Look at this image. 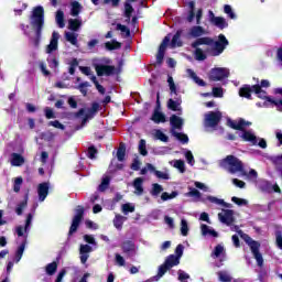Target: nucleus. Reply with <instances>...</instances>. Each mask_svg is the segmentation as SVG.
<instances>
[{
    "label": "nucleus",
    "instance_id": "obj_36",
    "mask_svg": "<svg viewBox=\"0 0 282 282\" xmlns=\"http://www.w3.org/2000/svg\"><path fill=\"white\" fill-rule=\"evenodd\" d=\"M82 24H83V22H80L79 19H70V20H68V28L73 32H78V28H80Z\"/></svg>",
    "mask_w": 282,
    "mask_h": 282
},
{
    "label": "nucleus",
    "instance_id": "obj_15",
    "mask_svg": "<svg viewBox=\"0 0 282 282\" xmlns=\"http://www.w3.org/2000/svg\"><path fill=\"white\" fill-rule=\"evenodd\" d=\"M218 219L221 224H226V226H230L232 221H235V212L230 209H223L221 213L218 214Z\"/></svg>",
    "mask_w": 282,
    "mask_h": 282
},
{
    "label": "nucleus",
    "instance_id": "obj_45",
    "mask_svg": "<svg viewBox=\"0 0 282 282\" xmlns=\"http://www.w3.org/2000/svg\"><path fill=\"white\" fill-rule=\"evenodd\" d=\"M56 270H58V264L56 262L46 265V274H48V276H53V274L56 273Z\"/></svg>",
    "mask_w": 282,
    "mask_h": 282
},
{
    "label": "nucleus",
    "instance_id": "obj_60",
    "mask_svg": "<svg viewBox=\"0 0 282 282\" xmlns=\"http://www.w3.org/2000/svg\"><path fill=\"white\" fill-rule=\"evenodd\" d=\"M139 151L141 153V155H147V141L141 140L139 143Z\"/></svg>",
    "mask_w": 282,
    "mask_h": 282
},
{
    "label": "nucleus",
    "instance_id": "obj_16",
    "mask_svg": "<svg viewBox=\"0 0 282 282\" xmlns=\"http://www.w3.org/2000/svg\"><path fill=\"white\" fill-rule=\"evenodd\" d=\"M99 107L100 106L97 102H95L93 104L91 109H82L79 110L77 116L78 118H80V116H85L83 119V123L85 124V122H87L93 116H96V111H98Z\"/></svg>",
    "mask_w": 282,
    "mask_h": 282
},
{
    "label": "nucleus",
    "instance_id": "obj_6",
    "mask_svg": "<svg viewBox=\"0 0 282 282\" xmlns=\"http://www.w3.org/2000/svg\"><path fill=\"white\" fill-rule=\"evenodd\" d=\"M93 65L98 76H111L116 72V67L111 66V59L107 57L94 59Z\"/></svg>",
    "mask_w": 282,
    "mask_h": 282
},
{
    "label": "nucleus",
    "instance_id": "obj_21",
    "mask_svg": "<svg viewBox=\"0 0 282 282\" xmlns=\"http://www.w3.org/2000/svg\"><path fill=\"white\" fill-rule=\"evenodd\" d=\"M187 76H189V78H192V80H194V83H196V85H198L199 87H205L206 86V82H204V79L199 78L197 76V74H195V72L191 68H187L186 70Z\"/></svg>",
    "mask_w": 282,
    "mask_h": 282
},
{
    "label": "nucleus",
    "instance_id": "obj_53",
    "mask_svg": "<svg viewBox=\"0 0 282 282\" xmlns=\"http://www.w3.org/2000/svg\"><path fill=\"white\" fill-rule=\"evenodd\" d=\"M28 206V197L19 204V206L15 209L17 215H23V209H25Z\"/></svg>",
    "mask_w": 282,
    "mask_h": 282
},
{
    "label": "nucleus",
    "instance_id": "obj_3",
    "mask_svg": "<svg viewBox=\"0 0 282 282\" xmlns=\"http://www.w3.org/2000/svg\"><path fill=\"white\" fill-rule=\"evenodd\" d=\"M220 166L232 175H235V173H239L238 177H246V175H248L246 171H243V163L232 155H228L226 159L221 160Z\"/></svg>",
    "mask_w": 282,
    "mask_h": 282
},
{
    "label": "nucleus",
    "instance_id": "obj_57",
    "mask_svg": "<svg viewBox=\"0 0 282 282\" xmlns=\"http://www.w3.org/2000/svg\"><path fill=\"white\" fill-rule=\"evenodd\" d=\"M167 83H169V87H170V90H171V94L175 95L177 94V88L175 87V82L173 80V78L171 76H169L167 78Z\"/></svg>",
    "mask_w": 282,
    "mask_h": 282
},
{
    "label": "nucleus",
    "instance_id": "obj_31",
    "mask_svg": "<svg viewBox=\"0 0 282 282\" xmlns=\"http://www.w3.org/2000/svg\"><path fill=\"white\" fill-rule=\"evenodd\" d=\"M218 281L220 282H232V275L228 271H218L217 272Z\"/></svg>",
    "mask_w": 282,
    "mask_h": 282
},
{
    "label": "nucleus",
    "instance_id": "obj_40",
    "mask_svg": "<svg viewBox=\"0 0 282 282\" xmlns=\"http://www.w3.org/2000/svg\"><path fill=\"white\" fill-rule=\"evenodd\" d=\"M154 175L159 178V180H171V173H169V170L165 171H158L154 167Z\"/></svg>",
    "mask_w": 282,
    "mask_h": 282
},
{
    "label": "nucleus",
    "instance_id": "obj_5",
    "mask_svg": "<svg viewBox=\"0 0 282 282\" xmlns=\"http://www.w3.org/2000/svg\"><path fill=\"white\" fill-rule=\"evenodd\" d=\"M231 230H236V232H238L239 237H241L246 243H248L256 261L257 264L261 268L263 267V256L261 254V252H259V248H261V245L258 241L252 240V238H250V236L243 234L242 230H239V227H231Z\"/></svg>",
    "mask_w": 282,
    "mask_h": 282
},
{
    "label": "nucleus",
    "instance_id": "obj_17",
    "mask_svg": "<svg viewBox=\"0 0 282 282\" xmlns=\"http://www.w3.org/2000/svg\"><path fill=\"white\" fill-rule=\"evenodd\" d=\"M189 7L192 8V10L189 11L187 21L189 23H193V19H196V25H199L202 23V17H204V11L202 9H198L197 12L195 13V2H189Z\"/></svg>",
    "mask_w": 282,
    "mask_h": 282
},
{
    "label": "nucleus",
    "instance_id": "obj_26",
    "mask_svg": "<svg viewBox=\"0 0 282 282\" xmlns=\"http://www.w3.org/2000/svg\"><path fill=\"white\" fill-rule=\"evenodd\" d=\"M170 166L177 169L181 173H186V163L183 160H172L169 162Z\"/></svg>",
    "mask_w": 282,
    "mask_h": 282
},
{
    "label": "nucleus",
    "instance_id": "obj_7",
    "mask_svg": "<svg viewBox=\"0 0 282 282\" xmlns=\"http://www.w3.org/2000/svg\"><path fill=\"white\" fill-rule=\"evenodd\" d=\"M44 14L43 7H35L30 17L31 26L36 31L37 36H41V30H43V23H45Z\"/></svg>",
    "mask_w": 282,
    "mask_h": 282
},
{
    "label": "nucleus",
    "instance_id": "obj_34",
    "mask_svg": "<svg viewBox=\"0 0 282 282\" xmlns=\"http://www.w3.org/2000/svg\"><path fill=\"white\" fill-rule=\"evenodd\" d=\"M65 39L70 43L72 45H78V34L73 33V32H66L65 33Z\"/></svg>",
    "mask_w": 282,
    "mask_h": 282
},
{
    "label": "nucleus",
    "instance_id": "obj_9",
    "mask_svg": "<svg viewBox=\"0 0 282 282\" xmlns=\"http://www.w3.org/2000/svg\"><path fill=\"white\" fill-rule=\"evenodd\" d=\"M174 265H180V258L175 254H171L166 258L165 263L159 268L158 275L153 278V281H160V279L166 274V271L174 268Z\"/></svg>",
    "mask_w": 282,
    "mask_h": 282
},
{
    "label": "nucleus",
    "instance_id": "obj_47",
    "mask_svg": "<svg viewBox=\"0 0 282 282\" xmlns=\"http://www.w3.org/2000/svg\"><path fill=\"white\" fill-rule=\"evenodd\" d=\"M106 50H120L121 44L120 42L112 40L111 42H106L105 44Z\"/></svg>",
    "mask_w": 282,
    "mask_h": 282
},
{
    "label": "nucleus",
    "instance_id": "obj_29",
    "mask_svg": "<svg viewBox=\"0 0 282 282\" xmlns=\"http://www.w3.org/2000/svg\"><path fill=\"white\" fill-rule=\"evenodd\" d=\"M127 221V217L117 214L113 219V226L117 230H122V225Z\"/></svg>",
    "mask_w": 282,
    "mask_h": 282
},
{
    "label": "nucleus",
    "instance_id": "obj_61",
    "mask_svg": "<svg viewBox=\"0 0 282 282\" xmlns=\"http://www.w3.org/2000/svg\"><path fill=\"white\" fill-rule=\"evenodd\" d=\"M91 80H93L94 85L96 86V89L99 91V94H105V87H102V85L98 84V80H96V76H93Z\"/></svg>",
    "mask_w": 282,
    "mask_h": 282
},
{
    "label": "nucleus",
    "instance_id": "obj_2",
    "mask_svg": "<svg viewBox=\"0 0 282 282\" xmlns=\"http://www.w3.org/2000/svg\"><path fill=\"white\" fill-rule=\"evenodd\" d=\"M228 127L231 129H236L239 132V138H241L245 142H250L253 145H257L258 139L257 135L254 134V131L252 130H245L246 128L250 127L252 122L246 121L245 119H228L227 120Z\"/></svg>",
    "mask_w": 282,
    "mask_h": 282
},
{
    "label": "nucleus",
    "instance_id": "obj_58",
    "mask_svg": "<svg viewBox=\"0 0 282 282\" xmlns=\"http://www.w3.org/2000/svg\"><path fill=\"white\" fill-rule=\"evenodd\" d=\"M188 279H191V275H188V273L178 270V281L181 282H188Z\"/></svg>",
    "mask_w": 282,
    "mask_h": 282
},
{
    "label": "nucleus",
    "instance_id": "obj_18",
    "mask_svg": "<svg viewBox=\"0 0 282 282\" xmlns=\"http://www.w3.org/2000/svg\"><path fill=\"white\" fill-rule=\"evenodd\" d=\"M169 43H171V35L165 36L159 47V52L156 55L158 63H162V61H164V52H166V46L169 45Z\"/></svg>",
    "mask_w": 282,
    "mask_h": 282
},
{
    "label": "nucleus",
    "instance_id": "obj_43",
    "mask_svg": "<svg viewBox=\"0 0 282 282\" xmlns=\"http://www.w3.org/2000/svg\"><path fill=\"white\" fill-rule=\"evenodd\" d=\"M116 29L121 33V36L123 39H127L128 36H131V31L126 25L117 24Z\"/></svg>",
    "mask_w": 282,
    "mask_h": 282
},
{
    "label": "nucleus",
    "instance_id": "obj_28",
    "mask_svg": "<svg viewBox=\"0 0 282 282\" xmlns=\"http://www.w3.org/2000/svg\"><path fill=\"white\" fill-rule=\"evenodd\" d=\"M170 123L173 127V129H182V127H184V119H182L181 117H177L175 115H173L170 118Z\"/></svg>",
    "mask_w": 282,
    "mask_h": 282
},
{
    "label": "nucleus",
    "instance_id": "obj_46",
    "mask_svg": "<svg viewBox=\"0 0 282 282\" xmlns=\"http://www.w3.org/2000/svg\"><path fill=\"white\" fill-rule=\"evenodd\" d=\"M121 210H122L123 215H129V213L135 212V206L131 203H127V204L122 205Z\"/></svg>",
    "mask_w": 282,
    "mask_h": 282
},
{
    "label": "nucleus",
    "instance_id": "obj_13",
    "mask_svg": "<svg viewBox=\"0 0 282 282\" xmlns=\"http://www.w3.org/2000/svg\"><path fill=\"white\" fill-rule=\"evenodd\" d=\"M208 19L212 25H215L219 30H226L228 28V21L225 20L223 17H215L213 11H208Z\"/></svg>",
    "mask_w": 282,
    "mask_h": 282
},
{
    "label": "nucleus",
    "instance_id": "obj_38",
    "mask_svg": "<svg viewBox=\"0 0 282 282\" xmlns=\"http://www.w3.org/2000/svg\"><path fill=\"white\" fill-rule=\"evenodd\" d=\"M164 191V187H162V185L154 183L152 184V189H151V196L152 197H160V193H162Z\"/></svg>",
    "mask_w": 282,
    "mask_h": 282
},
{
    "label": "nucleus",
    "instance_id": "obj_11",
    "mask_svg": "<svg viewBox=\"0 0 282 282\" xmlns=\"http://www.w3.org/2000/svg\"><path fill=\"white\" fill-rule=\"evenodd\" d=\"M228 76H230V69L226 67L213 68L209 73L210 80L215 82L224 80V78H228Z\"/></svg>",
    "mask_w": 282,
    "mask_h": 282
},
{
    "label": "nucleus",
    "instance_id": "obj_20",
    "mask_svg": "<svg viewBox=\"0 0 282 282\" xmlns=\"http://www.w3.org/2000/svg\"><path fill=\"white\" fill-rule=\"evenodd\" d=\"M200 232L203 237H214V238L219 237V234L213 227L205 224L200 225Z\"/></svg>",
    "mask_w": 282,
    "mask_h": 282
},
{
    "label": "nucleus",
    "instance_id": "obj_27",
    "mask_svg": "<svg viewBox=\"0 0 282 282\" xmlns=\"http://www.w3.org/2000/svg\"><path fill=\"white\" fill-rule=\"evenodd\" d=\"M151 135L154 140H160L161 142H169V137L160 129L152 130Z\"/></svg>",
    "mask_w": 282,
    "mask_h": 282
},
{
    "label": "nucleus",
    "instance_id": "obj_55",
    "mask_svg": "<svg viewBox=\"0 0 282 282\" xmlns=\"http://www.w3.org/2000/svg\"><path fill=\"white\" fill-rule=\"evenodd\" d=\"M185 158H186L187 164H189V166L195 165V156H193V152L186 151L185 152Z\"/></svg>",
    "mask_w": 282,
    "mask_h": 282
},
{
    "label": "nucleus",
    "instance_id": "obj_52",
    "mask_svg": "<svg viewBox=\"0 0 282 282\" xmlns=\"http://www.w3.org/2000/svg\"><path fill=\"white\" fill-rule=\"evenodd\" d=\"M132 13H133V7L131 6V3L127 2L124 4V14H126L128 21H130Z\"/></svg>",
    "mask_w": 282,
    "mask_h": 282
},
{
    "label": "nucleus",
    "instance_id": "obj_51",
    "mask_svg": "<svg viewBox=\"0 0 282 282\" xmlns=\"http://www.w3.org/2000/svg\"><path fill=\"white\" fill-rule=\"evenodd\" d=\"M224 12L229 17V19H237V14L232 11V7L230 4H225Z\"/></svg>",
    "mask_w": 282,
    "mask_h": 282
},
{
    "label": "nucleus",
    "instance_id": "obj_12",
    "mask_svg": "<svg viewBox=\"0 0 282 282\" xmlns=\"http://www.w3.org/2000/svg\"><path fill=\"white\" fill-rule=\"evenodd\" d=\"M85 213V209L82 206H78L75 209V216L73 218V223L69 229V235H74L76 230H78V226H80V221H83V215Z\"/></svg>",
    "mask_w": 282,
    "mask_h": 282
},
{
    "label": "nucleus",
    "instance_id": "obj_41",
    "mask_svg": "<svg viewBox=\"0 0 282 282\" xmlns=\"http://www.w3.org/2000/svg\"><path fill=\"white\" fill-rule=\"evenodd\" d=\"M109 182H111V178L108 175H105L101 180V184L98 186V191L105 193V189L109 188Z\"/></svg>",
    "mask_w": 282,
    "mask_h": 282
},
{
    "label": "nucleus",
    "instance_id": "obj_50",
    "mask_svg": "<svg viewBox=\"0 0 282 282\" xmlns=\"http://www.w3.org/2000/svg\"><path fill=\"white\" fill-rule=\"evenodd\" d=\"M172 133H173L174 138L180 140V142H183V144H186V142H188V135L180 133V132H175V130H172Z\"/></svg>",
    "mask_w": 282,
    "mask_h": 282
},
{
    "label": "nucleus",
    "instance_id": "obj_62",
    "mask_svg": "<svg viewBox=\"0 0 282 282\" xmlns=\"http://www.w3.org/2000/svg\"><path fill=\"white\" fill-rule=\"evenodd\" d=\"M87 87H89V83H87V82L82 83L78 86V89H79L80 94H83V96H87Z\"/></svg>",
    "mask_w": 282,
    "mask_h": 282
},
{
    "label": "nucleus",
    "instance_id": "obj_49",
    "mask_svg": "<svg viewBox=\"0 0 282 282\" xmlns=\"http://www.w3.org/2000/svg\"><path fill=\"white\" fill-rule=\"evenodd\" d=\"M178 193L177 192H172L171 194L164 192L161 195L162 202H169V199H175L177 197Z\"/></svg>",
    "mask_w": 282,
    "mask_h": 282
},
{
    "label": "nucleus",
    "instance_id": "obj_63",
    "mask_svg": "<svg viewBox=\"0 0 282 282\" xmlns=\"http://www.w3.org/2000/svg\"><path fill=\"white\" fill-rule=\"evenodd\" d=\"M124 155H126V150L123 147H120L117 151V158L119 162H122L124 160Z\"/></svg>",
    "mask_w": 282,
    "mask_h": 282
},
{
    "label": "nucleus",
    "instance_id": "obj_4",
    "mask_svg": "<svg viewBox=\"0 0 282 282\" xmlns=\"http://www.w3.org/2000/svg\"><path fill=\"white\" fill-rule=\"evenodd\" d=\"M58 39H61V34L54 31L50 44L45 47V54H48L47 63L51 69H56V67H58V59L56 58V55H54V52H58Z\"/></svg>",
    "mask_w": 282,
    "mask_h": 282
},
{
    "label": "nucleus",
    "instance_id": "obj_35",
    "mask_svg": "<svg viewBox=\"0 0 282 282\" xmlns=\"http://www.w3.org/2000/svg\"><path fill=\"white\" fill-rule=\"evenodd\" d=\"M182 101L181 100H173V99H170L167 101V107L169 109H172V111H182Z\"/></svg>",
    "mask_w": 282,
    "mask_h": 282
},
{
    "label": "nucleus",
    "instance_id": "obj_32",
    "mask_svg": "<svg viewBox=\"0 0 282 282\" xmlns=\"http://www.w3.org/2000/svg\"><path fill=\"white\" fill-rule=\"evenodd\" d=\"M181 235L182 237H188V232L191 230V228L188 227V220L185 218L181 219Z\"/></svg>",
    "mask_w": 282,
    "mask_h": 282
},
{
    "label": "nucleus",
    "instance_id": "obj_23",
    "mask_svg": "<svg viewBox=\"0 0 282 282\" xmlns=\"http://www.w3.org/2000/svg\"><path fill=\"white\" fill-rule=\"evenodd\" d=\"M204 34H206V30L202 26H193L188 32V35L192 36V39H199V36H204Z\"/></svg>",
    "mask_w": 282,
    "mask_h": 282
},
{
    "label": "nucleus",
    "instance_id": "obj_14",
    "mask_svg": "<svg viewBox=\"0 0 282 282\" xmlns=\"http://www.w3.org/2000/svg\"><path fill=\"white\" fill-rule=\"evenodd\" d=\"M221 120V112H208L205 115V127H217Z\"/></svg>",
    "mask_w": 282,
    "mask_h": 282
},
{
    "label": "nucleus",
    "instance_id": "obj_1",
    "mask_svg": "<svg viewBox=\"0 0 282 282\" xmlns=\"http://www.w3.org/2000/svg\"><path fill=\"white\" fill-rule=\"evenodd\" d=\"M192 47L195 50L196 61H206L207 56L224 54V50L228 47V39L224 34L218 36V41L210 37H199L192 43Z\"/></svg>",
    "mask_w": 282,
    "mask_h": 282
},
{
    "label": "nucleus",
    "instance_id": "obj_39",
    "mask_svg": "<svg viewBox=\"0 0 282 282\" xmlns=\"http://www.w3.org/2000/svg\"><path fill=\"white\" fill-rule=\"evenodd\" d=\"M182 31H177L176 34L172 39L171 47H182Z\"/></svg>",
    "mask_w": 282,
    "mask_h": 282
},
{
    "label": "nucleus",
    "instance_id": "obj_56",
    "mask_svg": "<svg viewBox=\"0 0 282 282\" xmlns=\"http://www.w3.org/2000/svg\"><path fill=\"white\" fill-rule=\"evenodd\" d=\"M194 186H196V188H199V191H204L205 193H210V187H208L206 184L202 182H195Z\"/></svg>",
    "mask_w": 282,
    "mask_h": 282
},
{
    "label": "nucleus",
    "instance_id": "obj_37",
    "mask_svg": "<svg viewBox=\"0 0 282 282\" xmlns=\"http://www.w3.org/2000/svg\"><path fill=\"white\" fill-rule=\"evenodd\" d=\"M153 122L156 124H160V122H166V118L164 117V113L160 112V110H155L152 116Z\"/></svg>",
    "mask_w": 282,
    "mask_h": 282
},
{
    "label": "nucleus",
    "instance_id": "obj_24",
    "mask_svg": "<svg viewBox=\"0 0 282 282\" xmlns=\"http://www.w3.org/2000/svg\"><path fill=\"white\" fill-rule=\"evenodd\" d=\"M122 250L126 254H128V257H132V254H135V245H133V242L131 241H126L122 245Z\"/></svg>",
    "mask_w": 282,
    "mask_h": 282
},
{
    "label": "nucleus",
    "instance_id": "obj_44",
    "mask_svg": "<svg viewBox=\"0 0 282 282\" xmlns=\"http://www.w3.org/2000/svg\"><path fill=\"white\" fill-rule=\"evenodd\" d=\"M23 252H25V241L21 243V246L18 248L15 252V263H19V261H21Z\"/></svg>",
    "mask_w": 282,
    "mask_h": 282
},
{
    "label": "nucleus",
    "instance_id": "obj_64",
    "mask_svg": "<svg viewBox=\"0 0 282 282\" xmlns=\"http://www.w3.org/2000/svg\"><path fill=\"white\" fill-rule=\"evenodd\" d=\"M276 61H278L279 65L282 66V47L278 48V51H276Z\"/></svg>",
    "mask_w": 282,
    "mask_h": 282
},
{
    "label": "nucleus",
    "instance_id": "obj_10",
    "mask_svg": "<svg viewBox=\"0 0 282 282\" xmlns=\"http://www.w3.org/2000/svg\"><path fill=\"white\" fill-rule=\"evenodd\" d=\"M34 219L33 214H29L25 220V225H19L15 227V234L18 237H22L23 241L26 243L28 242V235L30 232V228H32V220Z\"/></svg>",
    "mask_w": 282,
    "mask_h": 282
},
{
    "label": "nucleus",
    "instance_id": "obj_48",
    "mask_svg": "<svg viewBox=\"0 0 282 282\" xmlns=\"http://www.w3.org/2000/svg\"><path fill=\"white\" fill-rule=\"evenodd\" d=\"M23 184V177L18 176L14 178L13 181V191L14 193H19V191H21V186Z\"/></svg>",
    "mask_w": 282,
    "mask_h": 282
},
{
    "label": "nucleus",
    "instance_id": "obj_42",
    "mask_svg": "<svg viewBox=\"0 0 282 282\" xmlns=\"http://www.w3.org/2000/svg\"><path fill=\"white\" fill-rule=\"evenodd\" d=\"M55 21H56L58 28H65V13H63V11H57Z\"/></svg>",
    "mask_w": 282,
    "mask_h": 282
},
{
    "label": "nucleus",
    "instance_id": "obj_54",
    "mask_svg": "<svg viewBox=\"0 0 282 282\" xmlns=\"http://www.w3.org/2000/svg\"><path fill=\"white\" fill-rule=\"evenodd\" d=\"M231 202H234V204H237V206H248V200L245 198H239L237 196H234L231 198Z\"/></svg>",
    "mask_w": 282,
    "mask_h": 282
},
{
    "label": "nucleus",
    "instance_id": "obj_59",
    "mask_svg": "<svg viewBox=\"0 0 282 282\" xmlns=\"http://www.w3.org/2000/svg\"><path fill=\"white\" fill-rule=\"evenodd\" d=\"M115 261L117 263V265H119L120 268L124 267V258L122 256H120L119 253H116L115 256Z\"/></svg>",
    "mask_w": 282,
    "mask_h": 282
},
{
    "label": "nucleus",
    "instance_id": "obj_30",
    "mask_svg": "<svg viewBox=\"0 0 282 282\" xmlns=\"http://www.w3.org/2000/svg\"><path fill=\"white\" fill-rule=\"evenodd\" d=\"M224 254H226V249H224L221 245H217L214 251L212 252V257L214 259H221L224 258Z\"/></svg>",
    "mask_w": 282,
    "mask_h": 282
},
{
    "label": "nucleus",
    "instance_id": "obj_25",
    "mask_svg": "<svg viewBox=\"0 0 282 282\" xmlns=\"http://www.w3.org/2000/svg\"><path fill=\"white\" fill-rule=\"evenodd\" d=\"M25 164V159L19 153L11 154V165L12 166H23Z\"/></svg>",
    "mask_w": 282,
    "mask_h": 282
},
{
    "label": "nucleus",
    "instance_id": "obj_19",
    "mask_svg": "<svg viewBox=\"0 0 282 282\" xmlns=\"http://www.w3.org/2000/svg\"><path fill=\"white\" fill-rule=\"evenodd\" d=\"M48 193H50V184L42 183L37 186V195H39L40 202H45Z\"/></svg>",
    "mask_w": 282,
    "mask_h": 282
},
{
    "label": "nucleus",
    "instance_id": "obj_8",
    "mask_svg": "<svg viewBox=\"0 0 282 282\" xmlns=\"http://www.w3.org/2000/svg\"><path fill=\"white\" fill-rule=\"evenodd\" d=\"M187 197H194L195 202H203V204H216L217 206H225L228 208V204L224 202L221 198H217L215 196H206L202 197V193L196 188H191V191L186 194Z\"/></svg>",
    "mask_w": 282,
    "mask_h": 282
},
{
    "label": "nucleus",
    "instance_id": "obj_22",
    "mask_svg": "<svg viewBox=\"0 0 282 282\" xmlns=\"http://www.w3.org/2000/svg\"><path fill=\"white\" fill-rule=\"evenodd\" d=\"M142 184H144V178L137 177L133 182V188L134 195H142L144 193V187H142Z\"/></svg>",
    "mask_w": 282,
    "mask_h": 282
},
{
    "label": "nucleus",
    "instance_id": "obj_33",
    "mask_svg": "<svg viewBox=\"0 0 282 282\" xmlns=\"http://www.w3.org/2000/svg\"><path fill=\"white\" fill-rule=\"evenodd\" d=\"M80 10H83V7L78 1H73L70 3V14L72 17H78L80 14Z\"/></svg>",
    "mask_w": 282,
    "mask_h": 282
}]
</instances>
